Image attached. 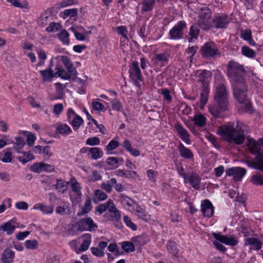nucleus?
Instances as JSON below:
<instances>
[{"label":"nucleus","mask_w":263,"mask_h":263,"mask_svg":"<svg viewBox=\"0 0 263 263\" xmlns=\"http://www.w3.org/2000/svg\"><path fill=\"white\" fill-rule=\"evenodd\" d=\"M187 25L184 21H179L170 31L169 36L171 40H180L183 37V31Z\"/></svg>","instance_id":"nucleus-5"},{"label":"nucleus","mask_w":263,"mask_h":263,"mask_svg":"<svg viewBox=\"0 0 263 263\" xmlns=\"http://www.w3.org/2000/svg\"><path fill=\"white\" fill-rule=\"evenodd\" d=\"M178 149L179 152L180 156L186 159H191L194 157V155L191 151L186 147L182 143L180 142Z\"/></svg>","instance_id":"nucleus-20"},{"label":"nucleus","mask_w":263,"mask_h":263,"mask_svg":"<svg viewBox=\"0 0 263 263\" xmlns=\"http://www.w3.org/2000/svg\"><path fill=\"white\" fill-rule=\"evenodd\" d=\"M166 248L172 257H177L179 249L177 248V245L176 242L172 240H168Z\"/></svg>","instance_id":"nucleus-25"},{"label":"nucleus","mask_w":263,"mask_h":263,"mask_svg":"<svg viewBox=\"0 0 263 263\" xmlns=\"http://www.w3.org/2000/svg\"><path fill=\"white\" fill-rule=\"evenodd\" d=\"M110 183L114 185L115 189L118 192H122L123 191L124 188L121 184H118L117 183V180L115 178H112L110 180Z\"/></svg>","instance_id":"nucleus-60"},{"label":"nucleus","mask_w":263,"mask_h":263,"mask_svg":"<svg viewBox=\"0 0 263 263\" xmlns=\"http://www.w3.org/2000/svg\"><path fill=\"white\" fill-rule=\"evenodd\" d=\"M14 258V252L7 248L3 252L1 256V260L3 263H12Z\"/></svg>","instance_id":"nucleus-21"},{"label":"nucleus","mask_w":263,"mask_h":263,"mask_svg":"<svg viewBox=\"0 0 263 263\" xmlns=\"http://www.w3.org/2000/svg\"><path fill=\"white\" fill-rule=\"evenodd\" d=\"M161 93L163 95L164 100L167 101L169 103L172 101V97L170 95V91L168 89H162L161 90Z\"/></svg>","instance_id":"nucleus-55"},{"label":"nucleus","mask_w":263,"mask_h":263,"mask_svg":"<svg viewBox=\"0 0 263 263\" xmlns=\"http://www.w3.org/2000/svg\"><path fill=\"white\" fill-rule=\"evenodd\" d=\"M122 248L126 253H130L135 251V246L133 242L124 241Z\"/></svg>","instance_id":"nucleus-43"},{"label":"nucleus","mask_w":263,"mask_h":263,"mask_svg":"<svg viewBox=\"0 0 263 263\" xmlns=\"http://www.w3.org/2000/svg\"><path fill=\"white\" fill-rule=\"evenodd\" d=\"M92 208L91 204V198L89 197H87L85 202L84 205L82 206L81 211L79 212L77 214L78 216H81L89 212Z\"/></svg>","instance_id":"nucleus-26"},{"label":"nucleus","mask_w":263,"mask_h":263,"mask_svg":"<svg viewBox=\"0 0 263 263\" xmlns=\"http://www.w3.org/2000/svg\"><path fill=\"white\" fill-rule=\"evenodd\" d=\"M175 128L179 133L180 138L185 142L189 143L190 139L189 138V135L186 130L181 125L177 124L175 126Z\"/></svg>","instance_id":"nucleus-29"},{"label":"nucleus","mask_w":263,"mask_h":263,"mask_svg":"<svg viewBox=\"0 0 263 263\" xmlns=\"http://www.w3.org/2000/svg\"><path fill=\"white\" fill-rule=\"evenodd\" d=\"M190 182L192 186L196 190H199L200 188L201 179L198 174L196 173L192 172L190 176L187 177L186 182Z\"/></svg>","instance_id":"nucleus-17"},{"label":"nucleus","mask_w":263,"mask_h":263,"mask_svg":"<svg viewBox=\"0 0 263 263\" xmlns=\"http://www.w3.org/2000/svg\"><path fill=\"white\" fill-rule=\"evenodd\" d=\"M123 146L134 156L137 157L140 154V151L133 148L129 140H125L123 143Z\"/></svg>","instance_id":"nucleus-31"},{"label":"nucleus","mask_w":263,"mask_h":263,"mask_svg":"<svg viewBox=\"0 0 263 263\" xmlns=\"http://www.w3.org/2000/svg\"><path fill=\"white\" fill-rule=\"evenodd\" d=\"M34 209L41 210L44 214H51L53 211L52 205H46L42 203L36 204L34 206Z\"/></svg>","instance_id":"nucleus-32"},{"label":"nucleus","mask_w":263,"mask_h":263,"mask_svg":"<svg viewBox=\"0 0 263 263\" xmlns=\"http://www.w3.org/2000/svg\"><path fill=\"white\" fill-rule=\"evenodd\" d=\"M78 230L80 231H95L98 228L97 224L90 217L80 219L77 222Z\"/></svg>","instance_id":"nucleus-9"},{"label":"nucleus","mask_w":263,"mask_h":263,"mask_svg":"<svg viewBox=\"0 0 263 263\" xmlns=\"http://www.w3.org/2000/svg\"><path fill=\"white\" fill-rule=\"evenodd\" d=\"M233 95L235 99L240 103H246L248 100L247 87L245 82H236L233 84Z\"/></svg>","instance_id":"nucleus-3"},{"label":"nucleus","mask_w":263,"mask_h":263,"mask_svg":"<svg viewBox=\"0 0 263 263\" xmlns=\"http://www.w3.org/2000/svg\"><path fill=\"white\" fill-rule=\"evenodd\" d=\"M241 54L246 57L252 59L255 58L256 55L255 51L246 46L242 47Z\"/></svg>","instance_id":"nucleus-36"},{"label":"nucleus","mask_w":263,"mask_h":263,"mask_svg":"<svg viewBox=\"0 0 263 263\" xmlns=\"http://www.w3.org/2000/svg\"><path fill=\"white\" fill-rule=\"evenodd\" d=\"M100 139L97 137L89 138L86 140V143L90 145H96L100 143Z\"/></svg>","instance_id":"nucleus-61"},{"label":"nucleus","mask_w":263,"mask_h":263,"mask_svg":"<svg viewBox=\"0 0 263 263\" xmlns=\"http://www.w3.org/2000/svg\"><path fill=\"white\" fill-rule=\"evenodd\" d=\"M70 124L72 126L74 130H77L83 123V119L79 115H76L72 120L69 121Z\"/></svg>","instance_id":"nucleus-39"},{"label":"nucleus","mask_w":263,"mask_h":263,"mask_svg":"<svg viewBox=\"0 0 263 263\" xmlns=\"http://www.w3.org/2000/svg\"><path fill=\"white\" fill-rule=\"evenodd\" d=\"M55 133L67 136L72 133V130L66 124H60L57 126Z\"/></svg>","instance_id":"nucleus-23"},{"label":"nucleus","mask_w":263,"mask_h":263,"mask_svg":"<svg viewBox=\"0 0 263 263\" xmlns=\"http://www.w3.org/2000/svg\"><path fill=\"white\" fill-rule=\"evenodd\" d=\"M62 26L60 23L52 22L50 23L48 27L46 28V31L48 32H54L58 31Z\"/></svg>","instance_id":"nucleus-45"},{"label":"nucleus","mask_w":263,"mask_h":263,"mask_svg":"<svg viewBox=\"0 0 263 263\" xmlns=\"http://www.w3.org/2000/svg\"><path fill=\"white\" fill-rule=\"evenodd\" d=\"M15 223L13 219L8 221L3 225L0 226V231L6 232L8 235L12 234L16 228Z\"/></svg>","instance_id":"nucleus-18"},{"label":"nucleus","mask_w":263,"mask_h":263,"mask_svg":"<svg viewBox=\"0 0 263 263\" xmlns=\"http://www.w3.org/2000/svg\"><path fill=\"white\" fill-rule=\"evenodd\" d=\"M212 73L208 70H203L198 75V81L202 84L201 88H209V83L211 79Z\"/></svg>","instance_id":"nucleus-16"},{"label":"nucleus","mask_w":263,"mask_h":263,"mask_svg":"<svg viewBox=\"0 0 263 263\" xmlns=\"http://www.w3.org/2000/svg\"><path fill=\"white\" fill-rule=\"evenodd\" d=\"M255 161L248 160L246 163L249 167L263 172V155L259 154L258 156L255 157Z\"/></svg>","instance_id":"nucleus-13"},{"label":"nucleus","mask_w":263,"mask_h":263,"mask_svg":"<svg viewBox=\"0 0 263 263\" xmlns=\"http://www.w3.org/2000/svg\"><path fill=\"white\" fill-rule=\"evenodd\" d=\"M63 105L62 103L56 104L53 106V111L55 115H59L63 110Z\"/></svg>","instance_id":"nucleus-62"},{"label":"nucleus","mask_w":263,"mask_h":263,"mask_svg":"<svg viewBox=\"0 0 263 263\" xmlns=\"http://www.w3.org/2000/svg\"><path fill=\"white\" fill-rule=\"evenodd\" d=\"M71 187L73 192L76 193L78 196H81V187L80 183L77 181H76V182L72 183Z\"/></svg>","instance_id":"nucleus-53"},{"label":"nucleus","mask_w":263,"mask_h":263,"mask_svg":"<svg viewBox=\"0 0 263 263\" xmlns=\"http://www.w3.org/2000/svg\"><path fill=\"white\" fill-rule=\"evenodd\" d=\"M155 0H143L141 3L142 8L141 11L143 12L151 11L153 10Z\"/></svg>","instance_id":"nucleus-33"},{"label":"nucleus","mask_w":263,"mask_h":263,"mask_svg":"<svg viewBox=\"0 0 263 263\" xmlns=\"http://www.w3.org/2000/svg\"><path fill=\"white\" fill-rule=\"evenodd\" d=\"M55 86L57 93L60 96L59 97L56 98V99H61V95H63V89L64 87L63 86V84L60 83H55Z\"/></svg>","instance_id":"nucleus-59"},{"label":"nucleus","mask_w":263,"mask_h":263,"mask_svg":"<svg viewBox=\"0 0 263 263\" xmlns=\"http://www.w3.org/2000/svg\"><path fill=\"white\" fill-rule=\"evenodd\" d=\"M247 146L249 147L251 153L253 155L258 156L259 154H262L263 152L260 151V148L256 142L253 139H249L248 142L247 143Z\"/></svg>","instance_id":"nucleus-19"},{"label":"nucleus","mask_w":263,"mask_h":263,"mask_svg":"<svg viewBox=\"0 0 263 263\" xmlns=\"http://www.w3.org/2000/svg\"><path fill=\"white\" fill-rule=\"evenodd\" d=\"M56 213L59 214L64 215L65 214H70L71 210L68 206H58L55 209Z\"/></svg>","instance_id":"nucleus-54"},{"label":"nucleus","mask_w":263,"mask_h":263,"mask_svg":"<svg viewBox=\"0 0 263 263\" xmlns=\"http://www.w3.org/2000/svg\"><path fill=\"white\" fill-rule=\"evenodd\" d=\"M40 74L41 75L43 81H49L57 74L54 73L53 71L52 70V67L50 66L47 69L40 71Z\"/></svg>","instance_id":"nucleus-24"},{"label":"nucleus","mask_w":263,"mask_h":263,"mask_svg":"<svg viewBox=\"0 0 263 263\" xmlns=\"http://www.w3.org/2000/svg\"><path fill=\"white\" fill-rule=\"evenodd\" d=\"M238 243L237 240L234 237H228L226 236L224 244L231 246H235Z\"/></svg>","instance_id":"nucleus-56"},{"label":"nucleus","mask_w":263,"mask_h":263,"mask_svg":"<svg viewBox=\"0 0 263 263\" xmlns=\"http://www.w3.org/2000/svg\"><path fill=\"white\" fill-rule=\"evenodd\" d=\"M208 20L199 19L197 25L198 28H200L204 30H208L210 27H212L211 25L208 23Z\"/></svg>","instance_id":"nucleus-48"},{"label":"nucleus","mask_w":263,"mask_h":263,"mask_svg":"<svg viewBox=\"0 0 263 263\" xmlns=\"http://www.w3.org/2000/svg\"><path fill=\"white\" fill-rule=\"evenodd\" d=\"M228 109V106L220 104H212L209 106V111L213 117L219 118L220 117L221 112Z\"/></svg>","instance_id":"nucleus-14"},{"label":"nucleus","mask_w":263,"mask_h":263,"mask_svg":"<svg viewBox=\"0 0 263 263\" xmlns=\"http://www.w3.org/2000/svg\"><path fill=\"white\" fill-rule=\"evenodd\" d=\"M117 32L121 35L124 38L127 39V33L128 32L127 27L124 26H120L117 28Z\"/></svg>","instance_id":"nucleus-58"},{"label":"nucleus","mask_w":263,"mask_h":263,"mask_svg":"<svg viewBox=\"0 0 263 263\" xmlns=\"http://www.w3.org/2000/svg\"><path fill=\"white\" fill-rule=\"evenodd\" d=\"M200 51L202 56L205 58H213L217 54H220L217 46L213 42L205 43Z\"/></svg>","instance_id":"nucleus-6"},{"label":"nucleus","mask_w":263,"mask_h":263,"mask_svg":"<svg viewBox=\"0 0 263 263\" xmlns=\"http://www.w3.org/2000/svg\"><path fill=\"white\" fill-rule=\"evenodd\" d=\"M60 58L61 60L62 61L66 68H68L69 66L72 64V63L71 62L70 59L68 57L65 55H62Z\"/></svg>","instance_id":"nucleus-63"},{"label":"nucleus","mask_w":263,"mask_h":263,"mask_svg":"<svg viewBox=\"0 0 263 263\" xmlns=\"http://www.w3.org/2000/svg\"><path fill=\"white\" fill-rule=\"evenodd\" d=\"M251 245L256 250H259L262 248V243L258 239L254 237H248L245 239V246Z\"/></svg>","instance_id":"nucleus-22"},{"label":"nucleus","mask_w":263,"mask_h":263,"mask_svg":"<svg viewBox=\"0 0 263 263\" xmlns=\"http://www.w3.org/2000/svg\"><path fill=\"white\" fill-rule=\"evenodd\" d=\"M206 138L209 140V141L212 143V144L214 145V146L216 148H219L220 147L218 141H217V138L213 135L209 134L206 136Z\"/></svg>","instance_id":"nucleus-57"},{"label":"nucleus","mask_w":263,"mask_h":263,"mask_svg":"<svg viewBox=\"0 0 263 263\" xmlns=\"http://www.w3.org/2000/svg\"><path fill=\"white\" fill-rule=\"evenodd\" d=\"M23 155L18 157V160L23 164H26L28 162L34 159V157L30 152H23Z\"/></svg>","instance_id":"nucleus-38"},{"label":"nucleus","mask_w":263,"mask_h":263,"mask_svg":"<svg viewBox=\"0 0 263 263\" xmlns=\"http://www.w3.org/2000/svg\"><path fill=\"white\" fill-rule=\"evenodd\" d=\"M195 124L199 127H203L206 124V119L202 114H196L194 117Z\"/></svg>","instance_id":"nucleus-35"},{"label":"nucleus","mask_w":263,"mask_h":263,"mask_svg":"<svg viewBox=\"0 0 263 263\" xmlns=\"http://www.w3.org/2000/svg\"><path fill=\"white\" fill-rule=\"evenodd\" d=\"M58 39L64 45H69L70 44L69 33L64 29L60 30L57 34Z\"/></svg>","instance_id":"nucleus-27"},{"label":"nucleus","mask_w":263,"mask_h":263,"mask_svg":"<svg viewBox=\"0 0 263 263\" xmlns=\"http://www.w3.org/2000/svg\"><path fill=\"white\" fill-rule=\"evenodd\" d=\"M123 221L126 225L132 230L136 231L137 229V226L132 221L131 219L128 216L125 215L123 217Z\"/></svg>","instance_id":"nucleus-50"},{"label":"nucleus","mask_w":263,"mask_h":263,"mask_svg":"<svg viewBox=\"0 0 263 263\" xmlns=\"http://www.w3.org/2000/svg\"><path fill=\"white\" fill-rule=\"evenodd\" d=\"M43 162H36L31 165L30 170L35 173H40L42 172Z\"/></svg>","instance_id":"nucleus-51"},{"label":"nucleus","mask_w":263,"mask_h":263,"mask_svg":"<svg viewBox=\"0 0 263 263\" xmlns=\"http://www.w3.org/2000/svg\"><path fill=\"white\" fill-rule=\"evenodd\" d=\"M245 70L241 65L234 61H230L227 66L228 76L234 83L244 82L243 74Z\"/></svg>","instance_id":"nucleus-2"},{"label":"nucleus","mask_w":263,"mask_h":263,"mask_svg":"<svg viewBox=\"0 0 263 263\" xmlns=\"http://www.w3.org/2000/svg\"><path fill=\"white\" fill-rule=\"evenodd\" d=\"M25 247L31 250L36 249L38 247V242L36 240H28L25 243Z\"/></svg>","instance_id":"nucleus-49"},{"label":"nucleus","mask_w":263,"mask_h":263,"mask_svg":"<svg viewBox=\"0 0 263 263\" xmlns=\"http://www.w3.org/2000/svg\"><path fill=\"white\" fill-rule=\"evenodd\" d=\"M67 72H66L63 68L60 67H57L55 70V74L61 77L64 80H69L71 79L72 81L76 80L78 74L77 71L73 66V64L66 68Z\"/></svg>","instance_id":"nucleus-7"},{"label":"nucleus","mask_w":263,"mask_h":263,"mask_svg":"<svg viewBox=\"0 0 263 263\" xmlns=\"http://www.w3.org/2000/svg\"><path fill=\"white\" fill-rule=\"evenodd\" d=\"M199 16L200 19L208 20L211 16V11L206 7L201 8L199 10Z\"/></svg>","instance_id":"nucleus-37"},{"label":"nucleus","mask_w":263,"mask_h":263,"mask_svg":"<svg viewBox=\"0 0 263 263\" xmlns=\"http://www.w3.org/2000/svg\"><path fill=\"white\" fill-rule=\"evenodd\" d=\"M200 30L196 23L192 25L190 29L189 35L190 36L189 42H191L193 40L197 39L199 34Z\"/></svg>","instance_id":"nucleus-28"},{"label":"nucleus","mask_w":263,"mask_h":263,"mask_svg":"<svg viewBox=\"0 0 263 263\" xmlns=\"http://www.w3.org/2000/svg\"><path fill=\"white\" fill-rule=\"evenodd\" d=\"M226 173L229 176H233V180L237 182L241 180L246 173V170L240 167H234L227 169Z\"/></svg>","instance_id":"nucleus-10"},{"label":"nucleus","mask_w":263,"mask_h":263,"mask_svg":"<svg viewBox=\"0 0 263 263\" xmlns=\"http://www.w3.org/2000/svg\"><path fill=\"white\" fill-rule=\"evenodd\" d=\"M136 211L137 216L145 221H147L149 219L148 215L146 213L145 210L143 209L141 206L137 204Z\"/></svg>","instance_id":"nucleus-41"},{"label":"nucleus","mask_w":263,"mask_h":263,"mask_svg":"<svg viewBox=\"0 0 263 263\" xmlns=\"http://www.w3.org/2000/svg\"><path fill=\"white\" fill-rule=\"evenodd\" d=\"M16 142L14 145V148L17 153H21V150L25 145V142L21 137L16 138Z\"/></svg>","instance_id":"nucleus-42"},{"label":"nucleus","mask_w":263,"mask_h":263,"mask_svg":"<svg viewBox=\"0 0 263 263\" xmlns=\"http://www.w3.org/2000/svg\"><path fill=\"white\" fill-rule=\"evenodd\" d=\"M248 129L246 124L237 121L236 127L230 124L219 126L217 133L226 142L240 145L244 142Z\"/></svg>","instance_id":"nucleus-1"},{"label":"nucleus","mask_w":263,"mask_h":263,"mask_svg":"<svg viewBox=\"0 0 263 263\" xmlns=\"http://www.w3.org/2000/svg\"><path fill=\"white\" fill-rule=\"evenodd\" d=\"M49 17L46 13L42 14L38 18L37 23L39 26L44 27L48 23Z\"/></svg>","instance_id":"nucleus-46"},{"label":"nucleus","mask_w":263,"mask_h":263,"mask_svg":"<svg viewBox=\"0 0 263 263\" xmlns=\"http://www.w3.org/2000/svg\"><path fill=\"white\" fill-rule=\"evenodd\" d=\"M214 99L217 104L228 106V92L223 84H220L216 88Z\"/></svg>","instance_id":"nucleus-4"},{"label":"nucleus","mask_w":263,"mask_h":263,"mask_svg":"<svg viewBox=\"0 0 263 263\" xmlns=\"http://www.w3.org/2000/svg\"><path fill=\"white\" fill-rule=\"evenodd\" d=\"M129 77L135 82L137 80L142 81L141 71L137 61L133 62L132 65L129 67Z\"/></svg>","instance_id":"nucleus-11"},{"label":"nucleus","mask_w":263,"mask_h":263,"mask_svg":"<svg viewBox=\"0 0 263 263\" xmlns=\"http://www.w3.org/2000/svg\"><path fill=\"white\" fill-rule=\"evenodd\" d=\"M251 181L255 185H263V176L255 174L252 176Z\"/></svg>","instance_id":"nucleus-47"},{"label":"nucleus","mask_w":263,"mask_h":263,"mask_svg":"<svg viewBox=\"0 0 263 263\" xmlns=\"http://www.w3.org/2000/svg\"><path fill=\"white\" fill-rule=\"evenodd\" d=\"M89 152L91 155V158L95 160H97L103 156V152L99 147L89 148Z\"/></svg>","instance_id":"nucleus-40"},{"label":"nucleus","mask_w":263,"mask_h":263,"mask_svg":"<svg viewBox=\"0 0 263 263\" xmlns=\"http://www.w3.org/2000/svg\"><path fill=\"white\" fill-rule=\"evenodd\" d=\"M119 146V143L117 141L112 140L106 146L107 151H112Z\"/></svg>","instance_id":"nucleus-64"},{"label":"nucleus","mask_w":263,"mask_h":263,"mask_svg":"<svg viewBox=\"0 0 263 263\" xmlns=\"http://www.w3.org/2000/svg\"><path fill=\"white\" fill-rule=\"evenodd\" d=\"M214 206L208 199H205L201 204V211L203 216L211 217L214 214Z\"/></svg>","instance_id":"nucleus-12"},{"label":"nucleus","mask_w":263,"mask_h":263,"mask_svg":"<svg viewBox=\"0 0 263 263\" xmlns=\"http://www.w3.org/2000/svg\"><path fill=\"white\" fill-rule=\"evenodd\" d=\"M107 197V195L101 190H97L95 192V198H96L98 201L104 200Z\"/></svg>","instance_id":"nucleus-52"},{"label":"nucleus","mask_w":263,"mask_h":263,"mask_svg":"<svg viewBox=\"0 0 263 263\" xmlns=\"http://www.w3.org/2000/svg\"><path fill=\"white\" fill-rule=\"evenodd\" d=\"M131 240L133 242L134 246L135 245L136 246L140 247L144 246L145 244L144 237L141 235L133 237Z\"/></svg>","instance_id":"nucleus-44"},{"label":"nucleus","mask_w":263,"mask_h":263,"mask_svg":"<svg viewBox=\"0 0 263 263\" xmlns=\"http://www.w3.org/2000/svg\"><path fill=\"white\" fill-rule=\"evenodd\" d=\"M170 55V51L166 50L162 53L155 54L153 58V60L157 65L161 64L164 66L167 64Z\"/></svg>","instance_id":"nucleus-15"},{"label":"nucleus","mask_w":263,"mask_h":263,"mask_svg":"<svg viewBox=\"0 0 263 263\" xmlns=\"http://www.w3.org/2000/svg\"><path fill=\"white\" fill-rule=\"evenodd\" d=\"M240 36L244 40L248 41L250 45H255V43L252 38V32L250 29L242 30L240 32Z\"/></svg>","instance_id":"nucleus-30"},{"label":"nucleus","mask_w":263,"mask_h":263,"mask_svg":"<svg viewBox=\"0 0 263 263\" xmlns=\"http://www.w3.org/2000/svg\"><path fill=\"white\" fill-rule=\"evenodd\" d=\"M230 21V18L228 15L218 13L212 19L211 26L216 29H224L227 28Z\"/></svg>","instance_id":"nucleus-8"},{"label":"nucleus","mask_w":263,"mask_h":263,"mask_svg":"<svg viewBox=\"0 0 263 263\" xmlns=\"http://www.w3.org/2000/svg\"><path fill=\"white\" fill-rule=\"evenodd\" d=\"M200 93V107L203 108L206 104L208 100V95L210 92V88H201Z\"/></svg>","instance_id":"nucleus-34"}]
</instances>
